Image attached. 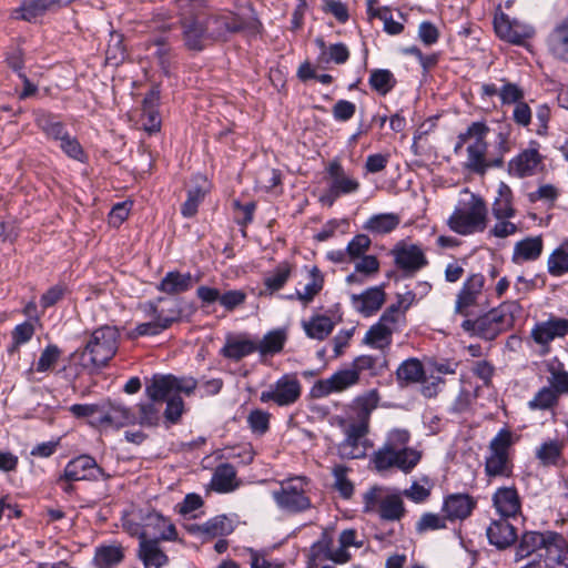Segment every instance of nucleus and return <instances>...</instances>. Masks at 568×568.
<instances>
[{
  "label": "nucleus",
  "mask_w": 568,
  "mask_h": 568,
  "mask_svg": "<svg viewBox=\"0 0 568 568\" xmlns=\"http://www.w3.org/2000/svg\"><path fill=\"white\" fill-rule=\"evenodd\" d=\"M258 21L251 14L246 20L232 12L216 16H195L183 21V39L189 50L201 51L216 40L243 29L257 31Z\"/></svg>",
  "instance_id": "1"
},
{
  "label": "nucleus",
  "mask_w": 568,
  "mask_h": 568,
  "mask_svg": "<svg viewBox=\"0 0 568 568\" xmlns=\"http://www.w3.org/2000/svg\"><path fill=\"white\" fill-rule=\"evenodd\" d=\"M195 388L196 381L191 377L178 378L173 375H154L145 386L148 400L139 404L136 423L142 426H155L160 419L164 398L176 392H184L190 395Z\"/></svg>",
  "instance_id": "2"
},
{
  "label": "nucleus",
  "mask_w": 568,
  "mask_h": 568,
  "mask_svg": "<svg viewBox=\"0 0 568 568\" xmlns=\"http://www.w3.org/2000/svg\"><path fill=\"white\" fill-rule=\"evenodd\" d=\"M410 434L404 428H393L384 445L374 453L372 463L377 471L396 467L404 473L410 471L420 460V453L408 447Z\"/></svg>",
  "instance_id": "3"
},
{
  "label": "nucleus",
  "mask_w": 568,
  "mask_h": 568,
  "mask_svg": "<svg viewBox=\"0 0 568 568\" xmlns=\"http://www.w3.org/2000/svg\"><path fill=\"white\" fill-rule=\"evenodd\" d=\"M488 223V209L485 201L468 189L459 193L458 201L447 220L449 229L460 235L483 232Z\"/></svg>",
  "instance_id": "4"
},
{
  "label": "nucleus",
  "mask_w": 568,
  "mask_h": 568,
  "mask_svg": "<svg viewBox=\"0 0 568 568\" xmlns=\"http://www.w3.org/2000/svg\"><path fill=\"white\" fill-rule=\"evenodd\" d=\"M509 136V125L498 124L494 129V139L490 144L466 146L465 168L474 173L484 174L491 166H500L505 154L510 151Z\"/></svg>",
  "instance_id": "5"
},
{
  "label": "nucleus",
  "mask_w": 568,
  "mask_h": 568,
  "mask_svg": "<svg viewBox=\"0 0 568 568\" xmlns=\"http://www.w3.org/2000/svg\"><path fill=\"white\" fill-rule=\"evenodd\" d=\"M119 332L115 327L103 326L95 329L81 353L80 363L85 368L105 365L118 349Z\"/></svg>",
  "instance_id": "6"
},
{
  "label": "nucleus",
  "mask_w": 568,
  "mask_h": 568,
  "mask_svg": "<svg viewBox=\"0 0 568 568\" xmlns=\"http://www.w3.org/2000/svg\"><path fill=\"white\" fill-rule=\"evenodd\" d=\"M363 510L388 521L399 520L405 514L400 495L384 486H374L364 493Z\"/></svg>",
  "instance_id": "7"
},
{
  "label": "nucleus",
  "mask_w": 568,
  "mask_h": 568,
  "mask_svg": "<svg viewBox=\"0 0 568 568\" xmlns=\"http://www.w3.org/2000/svg\"><path fill=\"white\" fill-rule=\"evenodd\" d=\"M513 435L501 429L490 442L485 457V474L489 478H508L513 475L510 447Z\"/></svg>",
  "instance_id": "8"
},
{
  "label": "nucleus",
  "mask_w": 568,
  "mask_h": 568,
  "mask_svg": "<svg viewBox=\"0 0 568 568\" xmlns=\"http://www.w3.org/2000/svg\"><path fill=\"white\" fill-rule=\"evenodd\" d=\"M326 173L327 190L320 196L324 205L332 206L338 197L354 194L361 187L359 181L348 174L336 160L328 163Z\"/></svg>",
  "instance_id": "9"
},
{
  "label": "nucleus",
  "mask_w": 568,
  "mask_h": 568,
  "mask_svg": "<svg viewBox=\"0 0 568 568\" xmlns=\"http://www.w3.org/2000/svg\"><path fill=\"white\" fill-rule=\"evenodd\" d=\"M523 308L516 301H507L489 311L480 321L479 326L488 337L511 328L521 317Z\"/></svg>",
  "instance_id": "10"
},
{
  "label": "nucleus",
  "mask_w": 568,
  "mask_h": 568,
  "mask_svg": "<svg viewBox=\"0 0 568 568\" xmlns=\"http://www.w3.org/2000/svg\"><path fill=\"white\" fill-rule=\"evenodd\" d=\"M304 479L292 478L282 483L278 490L273 491L276 505L286 511H301L310 506L308 498L304 495Z\"/></svg>",
  "instance_id": "11"
},
{
  "label": "nucleus",
  "mask_w": 568,
  "mask_h": 568,
  "mask_svg": "<svg viewBox=\"0 0 568 568\" xmlns=\"http://www.w3.org/2000/svg\"><path fill=\"white\" fill-rule=\"evenodd\" d=\"M568 334V320L550 316L546 321L537 322L531 331L530 337L539 347L541 354L550 351V343L556 338H562Z\"/></svg>",
  "instance_id": "12"
},
{
  "label": "nucleus",
  "mask_w": 568,
  "mask_h": 568,
  "mask_svg": "<svg viewBox=\"0 0 568 568\" xmlns=\"http://www.w3.org/2000/svg\"><path fill=\"white\" fill-rule=\"evenodd\" d=\"M494 28L500 39L513 44H521L535 33V29L530 24L510 18L501 11L495 13Z\"/></svg>",
  "instance_id": "13"
},
{
  "label": "nucleus",
  "mask_w": 568,
  "mask_h": 568,
  "mask_svg": "<svg viewBox=\"0 0 568 568\" xmlns=\"http://www.w3.org/2000/svg\"><path fill=\"white\" fill-rule=\"evenodd\" d=\"M301 396V383L295 376L284 375L277 379L268 389L261 393L260 399L263 403L274 402L278 406L294 404Z\"/></svg>",
  "instance_id": "14"
},
{
  "label": "nucleus",
  "mask_w": 568,
  "mask_h": 568,
  "mask_svg": "<svg viewBox=\"0 0 568 568\" xmlns=\"http://www.w3.org/2000/svg\"><path fill=\"white\" fill-rule=\"evenodd\" d=\"M368 427L366 422H353L345 428V439L339 446V452L346 458H362L371 447L366 435Z\"/></svg>",
  "instance_id": "15"
},
{
  "label": "nucleus",
  "mask_w": 568,
  "mask_h": 568,
  "mask_svg": "<svg viewBox=\"0 0 568 568\" xmlns=\"http://www.w3.org/2000/svg\"><path fill=\"white\" fill-rule=\"evenodd\" d=\"M358 381V373L354 368L338 371L329 378L316 382L312 387V395L314 397H324L334 392H342L347 387L356 384Z\"/></svg>",
  "instance_id": "16"
},
{
  "label": "nucleus",
  "mask_w": 568,
  "mask_h": 568,
  "mask_svg": "<svg viewBox=\"0 0 568 568\" xmlns=\"http://www.w3.org/2000/svg\"><path fill=\"white\" fill-rule=\"evenodd\" d=\"M313 559H327L335 564H345L351 559V552L329 532H323L321 538L311 547Z\"/></svg>",
  "instance_id": "17"
},
{
  "label": "nucleus",
  "mask_w": 568,
  "mask_h": 568,
  "mask_svg": "<svg viewBox=\"0 0 568 568\" xmlns=\"http://www.w3.org/2000/svg\"><path fill=\"white\" fill-rule=\"evenodd\" d=\"M101 475L102 469L95 460L90 456L82 455L67 464L60 481L93 480L98 479Z\"/></svg>",
  "instance_id": "18"
},
{
  "label": "nucleus",
  "mask_w": 568,
  "mask_h": 568,
  "mask_svg": "<svg viewBox=\"0 0 568 568\" xmlns=\"http://www.w3.org/2000/svg\"><path fill=\"white\" fill-rule=\"evenodd\" d=\"M544 560L545 568H568V545L561 535L549 532L544 547Z\"/></svg>",
  "instance_id": "19"
},
{
  "label": "nucleus",
  "mask_w": 568,
  "mask_h": 568,
  "mask_svg": "<svg viewBox=\"0 0 568 568\" xmlns=\"http://www.w3.org/2000/svg\"><path fill=\"white\" fill-rule=\"evenodd\" d=\"M396 265L405 271L415 272L427 264L423 248L416 244L399 243L393 250Z\"/></svg>",
  "instance_id": "20"
},
{
  "label": "nucleus",
  "mask_w": 568,
  "mask_h": 568,
  "mask_svg": "<svg viewBox=\"0 0 568 568\" xmlns=\"http://www.w3.org/2000/svg\"><path fill=\"white\" fill-rule=\"evenodd\" d=\"M142 539L152 538L151 540H174L176 530L173 524L159 513H149L143 517Z\"/></svg>",
  "instance_id": "21"
},
{
  "label": "nucleus",
  "mask_w": 568,
  "mask_h": 568,
  "mask_svg": "<svg viewBox=\"0 0 568 568\" xmlns=\"http://www.w3.org/2000/svg\"><path fill=\"white\" fill-rule=\"evenodd\" d=\"M386 295L382 286L369 287L361 294L351 296L352 306L365 317L377 313L385 303Z\"/></svg>",
  "instance_id": "22"
},
{
  "label": "nucleus",
  "mask_w": 568,
  "mask_h": 568,
  "mask_svg": "<svg viewBox=\"0 0 568 568\" xmlns=\"http://www.w3.org/2000/svg\"><path fill=\"white\" fill-rule=\"evenodd\" d=\"M493 505L497 514L505 519L516 518L521 510V503L515 487H500L493 495Z\"/></svg>",
  "instance_id": "23"
},
{
  "label": "nucleus",
  "mask_w": 568,
  "mask_h": 568,
  "mask_svg": "<svg viewBox=\"0 0 568 568\" xmlns=\"http://www.w3.org/2000/svg\"><path fill=\"white\" fill-rule=\"evenodd\" d=\"M508 166L514 175L520 178L532 175L541 168V155L536 148H529L511 159Z\"/></svg>",
  "instance_id": "24"
},
{
  "label": "nucleus",
  "mask_w": 568,
  "mask_h": 568,
  "mask_svg": "<svg viewBox=\"0 0 568 568\" xmlns=\"http://www.w3.org/2000/svg\"><path fill=\"white\" fill-rule=\"evenodd\" d=\"M485 278L481 274L470 275L459 291L455 304V312L464 314L466 308L474 305L481 294Z\"/></svg>",
  "instance_id": "25"
},
{
  "label": "nucleus",
  "mask_w": 568,
  "mask_h": 568,
  "mask_svg": "<svg viewBox=\"0 0 568 568\" xmlns=\"http://www.w3.org/2000/svg\"><path fill=\"white\" fill-rule=\"evenodd\" d=\"M494 129L489 128L484 122H473L465 132L458 135V141L455 151H458L463 145L476 146L490 144L494 139Z\"/></svg>",
  "instance_id": "26"
},
{
  "label": "nucleus",
  "mask_w": 568,
  "mask_h": 568,
  "mask_svg": "<svg viewBox=\"0 0 568 568\" xmlns=\"http://www.w3.org/2000/svg\"><path fill=\"white\" fill-rule=\"evenodd\" d=\"M256 348V342L251 339L245 334L227 335L225 338V344L221 349V354L226 358L239 361L254 353Z\"/></svg>",
  "instance_id": "27"
},
{
  "label": "nucleus",
  "mask_w": 568,
  "mask_h": 568,
  "mask_svg": "<svg viewBox=\"0 0 568 568\" xmlns=\"http://www.w3.org/2000/svg\"><path fill=\"white\" fill-rule=\"evenodd\" d=\"M544 242L541 236H529L518 241L514 245L511 261L515 264L536 261L542 253Z\"/></svg>",
  "instance_id": "28"
},
{
  "label": "nucleus",
  "mask_w": 568,
  "mask_h": 568,
  "mask_svg": "<svg viewBox=\"0 0 568 568\" xmlns=\"http://www.w3.org/2000/svg\"><path fill=\"white\" fill-rule=\"evenodd\" d=\"M486 534L489 542L499 549L509 547L516 540V529L505 518L493 520Z\"/></svg>",
  "instance_id": "29"
},
{
  "label": "nucleus",
  "mask_w": 568,
  "mask_h": 568,
  "mask_svg": "<svg viewBox=\"0 0 568 568\" xmlns=\"http://www.w3.org/2000/svg\"><path fill=\"white\" fill-rule=\"evenodd\" d=\"M550 531H527L525 532L516 547L515 560H523L537 551H542L548 540Z\"/></svg>",
  "instance_id": "30"
},
{
  "label": "nucleus",
  "mask_w": 568,
  "mask_h": 568,
  "mask_svg": "<svg viewBox=\"0 0 568 568\" xmlns=\"http://www.w3.org/2000/svg\"><path fill=\"white\" fill-rule=\"evenodd\" d=\"M324 278L316 266L307 271L306 283L302 288H296L294 295H288V300L297 298L303 305L310 304L315 296L322 291Z\"/></svg>",
  "instance_id": "31"
},
{
  "label": "nucleus",
  "mask_w": 568,
  "mask_h": 568,
  "mask_svg": "<svg viewBox=\"0 0 568 568\" xmlns=\"http://www.w3.org/2000/svg\"><path fill=\"white\" fill-rule=\"evenodd\" d=\"M335 324L332 317L324 314H314L302 321L306 336L317 341L325 339L333 332Z\"/></svg>",
  "instance_id": "32"
},
{
  "label": "nucleus",
  "mask_w": 568,
  "mask_h": 568,
  "mask_svg": "<svg viewBox=\"0 0 568 568\" xmlns=\"http://www.w3.org/2000/svg\"><path fill=\"white\" fill-rule=\"evenodd\" d=\"M100 427H124L136 423V416L122 405H111L106 409L101 407Z\"/></svg>",
  "instance_id": "33"
},
{
  "label": "nucleus",
  "mask_w": 568,
  "mask_h": 568,
  "mask_svg": "<svg viewBox=\"0 0 568 568\" xmlns=\"http://www.w3.org/2000/svg\"><path fill=\"white\" fill-rule=\"evenodd\" d=\"M150 312L152 320L136 325V327L132 331L131 336L136 337L145 335H158L162 331L170 327L176 318L175 316H163L162 314L158 313L156 308L152 305H150Z\"/></svg>",
  "instance_id": "34"
},
{
  "label": "nucleus",
  "mask_w": 568,
  "mask_h": 568,
  "mask_svg": "<svg viewBox=\"0 0 568 568\" xmlns=\"http://www.w3.org/2000/svg\"><path fill=\"white\" fill-rule=\"evenodd\" d=\"M562 448L564 443L561 440L549 439L540 444V446L536 448L535 454L542 466L558 467L564 463Z\"/></svg>",
  "instance_id": "35"
},
{
  "label": "nucleus",
  "mask_w": 568,
  "mask_h": 568,
  "mask_svg": "<svg viewBox=\"0 0 568 568\" xmlns=\"http://www.w3.org/2000/svg\"><path fill=\"white\" fill-rule=\"evenodd\" d=\"M139 556L145 568H161L168 562V557L160 548L158 540L142 539Z\"/></svg>",
  "instance_id": "36"
},
{
  "label": "nucleus",
  "mask_w": 568,
  "mask_h": 568,
  "mask_svg": "<svg viewBox=\"0 0 568 568\" xmlns=\"http://www.w3.org/2000/svg\"><path fill=\"white\" fill-rule=\"evenodd\" d=\"M209 190V182L204 176H197L195 184L187 191V197L182 204L181 212L185 217H192L197 212L199 204Z\"/></svg>",
  "instance_id": "37"
},
{
  "label": "nucleus",
  "mask_w": 568,
  "mask_h": 568,
  "mask_svg": "<svg viewBox=\"0 0 568 568\" xmlns=\"http://www.w3.org/2000/svg\"><path fill=\"white\" fill-rule=\"evenodd\" d=\"M474 505L467 495H453L445 500L443 510L449 519H464L470 515Z\"/></svg>",
  "instance_id": "38"
},
{
  "label": "nucleus",
  "mask_w": 568,
  "mask_h": 568,
  "mask_svg": "<svg viewBox=\"0 0 568 568\" xmlns=\"http://www.w3.org/2000/svg\"><path fill=\"white\" fill-rule=\"evenodd\" d=\"M192 285L193 277L190 273L169 272L159 284V290L173 295L187 291Z\"/></svg>",
  "instance_id": "39"
},
{
  "label": "nucleus",
  "mask_w": 568,
  "mask_h": 568,
  "mask_svg": "<svg viewBox=\"0 0 568 568\" xmlns=\"http://www.w3.org/2000/svg\"><path fill=\"white\" fill-rule=\"evenodd\" d=\"M497 197L493 203V215L495 219L514 217L516 210L513 206V192L510 187L500 182L498 184Z\"/></svg>",
  "instance_id": "40"
},
{
  "label": "nucleus",
  "mask_w": 568,
  "mask_h": 568,
  "mask_svg": "<svg viewBox=\"0 0 568 568\" xmlns=\"http://www.w3.org/2000/svg\"><path fill=\"white\" fill-rule=\"evenodd\" d=\"M400 219L395 213H381L371 216L364 229L374 234H387L399 225Z\"/></svg>",
  "instance_id": "41"
},
{
  "label": "nucleus",
  "mask_w": 568,
  "mask_h": 568,
  "mask_svg": "<svg viewBox=\"0 0 568 568\" xmlns=\"http://www.w3.org/2000/svg\"><path fill=\"white\" fill-rule=\"evenodd\" d=\"M287 335L284 328H276L266 333L263 338L256 343V351L262 355H273L280 353L286 342Z\"/></svg>",
  "instance_id": "42"
},
{
  "label": "nucleus",
  "mask_w": 568,
  "mask_h": 568,
  "mask_svg": "<svg viewBox=\"0 0 568 568\" xmlns=\"http://www.w3.org/2000/svg\"><path fill=\"white\" fill-rule=\"evenodd\" d=\"M547 270L551 276H562L568 273V241H564L551 252L547 261Z\"/></svg>",
  "instance_id": "43"
},
{
  "label": "nucleus",
  "mask_w": 568,
  "mask_h": 568,
  "mask_svg": "<svg viewBox=\"0 0 568 568\" xmlns=\"http://www.w3.org/2000/svg\"><path fill=\"white\" fill-rule=\"evenodd\" d=\"M316 44L320 48L318 62L329 63L335 62L342 64L347 61L349 57L348 49L343 43H335L326 47L322 39H316Z\"/></svg>",
  "instance_id": "44"
},
{
  "label": "nucleus",
  "mask_w": 568,
  "mask_h": 568,
  "mask_svg": "<svg viewBox=\"0 0 568 568\" xmlns=\"http://www.w3.org/2000/svg\"><path fill=\"white\" fill-rule=\"evenodd\" d=\"M392 336L393 334H390L388 329L382 327L378 323H375L366 332L363 338V344L374 349L384 351L390 346L393 339Z\"/></svg>",
  "instance_id": "45"
},
{
  "label": "nucleus",
  "mask_w": 568,
  "mask_h": 568,
  "mask_svg": "<svg viewBox=\"0 0 568 568\" xmlns=\"http://www.w3.org/2000/svg\"><path fill=\"white\" fill-rule=\"evenodd\" d=\"M123 559V548L119 545H108L97 548L94 564L98 568H111Z\"/></svg>",
  "instance_id": "46"
},
{
  "label": "nucleus",
  "mask_w": 568,
  "mask_h": 568,
  "mask_svg": "<svg viewBox=\"0 0 568 568\" xmlns=\"http://www.w3.org/2000/svg\"><path fill=\"white\" fill-rule=\"evenodd\" d=\"M396 374L399 383L407 385L419 382L424 376V371L418 359L409 358L399 365Z\"/></svg>",
  "instance_id": "47"
},
{
  "label": "nucleus",
  "mask_w": 568,
  "mask_h": 568,
  "mask_svg": "<svg viewBox=\"0 0 568 568\" xmlns=\"http://www.w3.org/2000/svg\"><path fill=\"white\" fill-rule=\"evenodd\" d=\"M199 531L207 537H217L229 535L233 530V525L226 516H216L200 526Z\"/></svg>",
  "instance_id": "48"
},
{
  "label": "nucleus",
  "mask_w": 568,
  "mask_h": 568,
  "mask_svg": "<svg viewBox=\"0 0 568 568\" xmlns=\"http://www.w3.org/2000/svg\"><path fill=\"white\" fill-rule=\"evenodd\" d=\"M379 397L376 390H369L362 396H358L354 404L358 413L357 422H366L369 425V415L377 407Z\"/></svg>",
  "instance_id": "49"
},
{
  "label": "nucleus",
  "mask_w": 568,
  "mask_h": 568,
  "mask_svg": "<svg viewBox=\"0 0 568 568\" xmlns=\"http://www.w3.org/2000/svg\"><path fill=\"white\" fill-rule=\"evenodd\" d=\"M235 470L230 465H221L216 468L212 484L215 490L227 493L234 489Z\"/></svg>",
  "instance_id": "50"
},
{
  "label": "nucleus",
  "mask_w": 568,
  "mask_h": 568,
  "mask_svg": "<svg viewBox=\"0 0 568 568\" xmlns=\"http://www.w3.org/2000/svg\"><path fill=\"white\" fill-rule=\"evenodd\" d=\"M292 272V266L287 262H283L276 266V268L270 273L265 280V287L271 292H276L281 290L285 283L287 282Z\"/></svg>",
  "instance_id": "51"
},
{
  "label": "nucleus",
  "mask_w": 568,
  "mask_h": 568,
  "mask_svg": "<svg viewBox=\"0 0 568 568\" xmlns=\"http://www.w3.org/2000/svg\"><path fill=\"white\" fill-rule=\"evenodd\" d=\"M404 321L405 314H403V310H399L398 305H389L376 323L388 329L390 334H394L399 329Z\"/></svg>",
  "instance_id": "52"
},
{
  "label": "nucleus",
  "mask_w": 568,
  "mask_h": 568,
  "mask_svg": "<svg viewBox=\"0 0 568 568\" xmlns=\"http://www.w3.org/2000/svg\"><path fill=\"white\" fill-rule=\"evenodd\" d=\"M549 45L557 57L568 60V26L564 24L554 30L549 37Z\"/></svg>",
  "instance_id": "53"
},
{
  "label": "nucleus",
  "mask_w": 568,
  "mask_h": 568,
  "mask_svg": "<svg viewBox=\"0 0 568 568\" xmlns=\"http://www.w3.org/2000/svg\"><path fill=\"white\" fill-rule=\"evenodd\" d=\"M395 79L390 71L385 69L374 70L369 77L371 87L379 94H387L395 85Z\"/></svg>",
  "instance_id": "54"
},
{
  "label": "nucleus",
  "mask_w": 568,
  "mask_h": 568,
  "mask_svg": "<svg viewBox=\"0 0 568 568\" xmlns=\"http://www.w3.org/2000/svg\"><path fill=\"white\" fill-rule=\"evenodd\" d=\"M558 400L557 390L552 387L541 388L531 400L528 402V407L532 410H547L551 409Z\"/></svg>",
  "instance_id": "55"
},
{
  "label": "nucleus",
  "mask_w": 568,
  "mask_h": 568,
  "mask_svg": "<svg viewBox=\"0 0 568 568\" xmlns=\"http://www.w3.org/2000/svg\"><path fill=\"white\" fill-rule=\"evenodd\" d=\"M69 410L78 418H88L93 426L100 427L101 425V407L98 405L74 404L70 406Z\"/></svg>",
  "instance_id": "56"
},
{
  "label": "nucleus",
  "mask_w": 568,
  "mask_h": 568,
  "mask_svg": "<svg viewBox=\"0 0 568 568\" xmlns=\"http://www.w3.org/2000/svg\"><path fill=\"white\" fill-rule=\"evenodd\" d=\"M61 351L55 345H48L37 362V371L44 373L50 371L60 358Z\"/></svg>",
  "instance_id": "57"
},
{
  "label": "nucleus",
  "mask_w": 568,
  "mask_h": 568,
  "mask_svg": "<svg viewBox=\"0 0 568 568\" xmlns=\"http://www.w3.org/2000/svg\"><path fill=\"white\" fill-rule=\"evenodd\" d=\"M34 334V327L31 323L24 322L19 324L12 331V345L9 348L10 353H13L22 344L28 343Z\"/></svg>",
  "instance_id": "58"
},
{
  "label": "nucleus",
  "mask_w": 568,
  "mask_h": 568,
  "mask_svg": "<svg viewBox=\"0 0 568 568\" xmlns=\"http://www.w3.org/2000/svg\"><path fill=\"white\" fill-rule=\"evenodd\" d=\"M247 424L254 434L263 435L268 429L270 414L261 409L252 410L247 416Z\"/></svg>",
  "instance_id": "59"
},
{
  "label": "nucleus",
  "mask_w": 568,
  "mask_h": 568,
  "mask_svg": "<svg viewBox=\"0 0 568 568\" xmlns=\"http://www.w3.org/2000/svg\"><path fill=\"white\" fill-rule=\"evenodd\" d=\"M334 486L344 498L352 496L354 487L347 479V469L344 466H336L333 469Z\"/></svg>",
  "instance_id": "60"
},
{
  "label": "nucleus",
  "mask_w": 568,
  "mask_h": 568,
  "mask_svg": "<svg viewBox=\"0 0 568 568\" xmlns=\"http://www.w3.org/2000/svg\"><path fill=\"white\" fill-rule=\"evenodd\" d=\"M185 394L184 392L172 393L170 396L164 398L166 400L165 417L172 423H175L182 415L184 404L179 394Z\"/></svg>",
  "instance_id": "61"
},
{
  "label": "nucleus",
  "mask_w": 568,
  "mask_h": 568,
  "mask_svg": "<svg viewBox=\"0 0 568 568\" xmlns=\"http://www.w3.org/2000/svg\"><path fill=\"white\" fill-rule=\"evenodd\" d=\"M369 237L365 234H358L348 243L346 254L351 258H358L369 248Z\"/></svg>",
  "instance_id": "62"
},
{
  "label": "nucleus",
  "mask_w": 568,
  "mask_h": 568,
  "mask_svg": "<svg viewBox=\"0 0 568 568\" xmlns=\"http://www.w3.org/2000/svg\"><path fill=\"white\" fill-rule=\"evenodd\" d=\"M511 217L496 219V223L490 229V234L495 237L504 239L509 235H514L518 227L510 221Z\"/></svg>",
  "instance_id": "63"
},
{
  "label": "nucleus",
  "mask_w": 568,
  "mask_h": 568,
  "mask_svg": "<svg viewBox=\"0 0 568 568\" xmlns=\"http://www.w3.org/2000/svg\"><path fill=\"white\" fill-rule=\"evenodd\" d=\"M21 18L27 21H31L37 17L43 14L47 10L41 0H26L21 8Z\"/></svg>",
  "instance_id": "64"
}]
</instances>
